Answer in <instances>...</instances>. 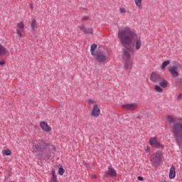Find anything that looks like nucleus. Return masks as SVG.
Returning a JSON list of instances; mask_svg holds the SVG:
<instances>
[{"label":"nucleus","instance_id":"17","mask_svg":"<svg viewBox=\"0 0 182 182\" xmlns=\"http://www.w3.org/2000/svg\"><path fill=\"white\" fill-rule=\"evenodd\" d=\"M176 177V168L174 166H171L170 171H169V178L173 179Z\"/></svg>","mask_w":182,"mask_h":182},{"label":"nucleus","instance_id":"18","mask_svg":"<svg viewBox=\"0 0 182 182\" xmlns=\"http://www.w3.org/2000/svg\"><path fill=\"white\" fill-rule=\"evenodd\" d=\"M8 53V50L2 44H0V56H4Z\"/></svg>","mask_w":182,"mask_h":182},{"label":"nucleus","instance_id":"27","mask_svg":"<svg viewBox=\"0 0 182 182\" xmlns=\"http://www.w3.org/2000/svg\"><path fill=\"white\" fill-rule=\"evenodd\" d=\"M58 173L60 176H63V174H65V169H63V168H60L58 169Z\"/></svg>","mask_w":182,"mask_h":182},{"label":"nucleus","instance_id":"4","mask_svg":"<svg viewBox=\"0 0 182 182\" xmlns=\"http://www.w3.org/2000/svg\"><path fill=\"white\" fill-rule=\"evenodd\" d=\"M180 69H181V65L177 63H174L168 68V72H169L172 77L176 78L180 76Z\"/></svg>","mask_w":182,"mask_h":182},{"label":"nucleus","instance_id":"25","mask_svg":"<svg viewBox=\"0 0 182 182\" xmlns=\"http://www.w3.org/2000/svg\"><path fill=\"white\" fill-rule=\"evenodd\" d=\"M3 156H11V150L7 149V150H3L1 151Z\"/></svg>","mask_w":182,"mask_h":182},{"label":"nucleus","instance_id":"30","mask_svg":"<svg viewBox=\"0 0 182 182\" xmlns=\"http://www.w3.org/2000/svg\"><path fill=\"white\" fill-rule=\"evenodd\" d=\"M87 103L89 105H95V103H96V101H95V100L89 99L87 100Z\"/></svg>","mask_w":182,"mask_h":182},{"label":"nucleus","instance_id":"10","mask_svg":"<svg viewBox=\"0 0 182 182\" xmlns=\"http://www.w3.org/2000/svg\"><path fill=\"white\" fill-rule=\"evenodd\" d=\"M117 176V172L114 168L109 166L107 171L105 172L104 177H116Z\"/></svg>","mask_w":182,"mask_h":182},{"label":"nucleus","instance_id":"15","mask_svg":"<svg viewBox=\"0 0 182 182\" xmlns=\"http://www.w3.org/2000/svg\"><path fill=\"white\" fill-rule=\"evenodd\" d=\"M80 31H82L85 35H93V28H86L84 25L80 26Z\"/></svg>","mask_w":182,"mask_h":182},{"label":"nucleus","instance_id":"9","mask_svg":"<svg viewBox=\"0 0 182 182\" xmlns=\"http://www.w3.org/2000/svg\"><path fill=\"white\" fill-rule=\"evenodd\" d=\"M16 33L18 36V38L20 39H21L23 35L22 33L24 32V29H25V23H23V21H20L18 23H16Z\"/></svg>","mask_w":182,"mask_h":182},{"label":"nucleus","instance_id":"13","mask_svg":"<svg viewBox=\"0 0 182 182\" xmlns=\"http://www.w3.org/2000/svg\"><path fill=\"white\" fill-rule=\"evenodd\" d=\"M40 127L41 129H42L43 132H52V127H49V125L48 124V122L45 121H42L40 123Z\"/></svg>","mask_w":182,"mask_h":182},{"label":"nucleus","instance_id":"32","mask_svg":"<svg viewBox=\"0 0 182 182\" xmlns=\"http://www.w3.org/2000/svg\"><path fill=\"white\" fill-rule=\"evenodd\" d=\"M182 100V94H180L178 97H177V100Z\"/></svg>","mask_w":182,"mask_h":182},{"label":"nucleus","instance_id":"33","mask_svg":"<svg viewBox=\"0 0 182 182\" xmlns=\"http://www.w3.org/2000/svg\"><path fill=\"white\" fill-rule=\"evenodd\" d=\"M137 178L139 181H143L144 180L142 176H138Z\"/></svg>","mask_w":182,"mask_h":182},{"label":"nucleus","instance_id":"23","mask_svg":"<svg viewBox=\"0 0 182 182\" xmlns=\"http://www.w3.org/2000/svg\"><path fill=\"white\" fill-rule=\"evenodd\" d=\"M141 1L142 0H134L135 4L139 9H141Z\"/></svg>","mask_w":182,"mask_h":182},{"label":"nucleus","instance_id":"5","mask_svg":"<svg viewBox=\"0 0 182 182\" xmlns=\"http://www.w3.org/2000/svg\"><path fill=\"white\" fill-rule=\"evenodd\" d=\"M149 142L150 146H151V147H154V149H164V145H163V144H161L159 141V139L156 136L151 137L149 139Z\"/></svg>","mask_w":182,"mask_h":182},{"label":"nucleus","instance_id":"14","mask_svg":"<svg viewBox=\"0 0 182 182\" xmlns=\"http://www.w3.org/2000/svg\"><path fill=\"white\" fill-rule=\"evenodd\" d=\"M138 105L136 103H132V104H126V105H122V108L125 109V110H134L137 109Z\"/></svg>","mask_w":182,"mask_h":182},{"label":"nucleus","instance_id":"7","mask_svg":"<svg viewBox=\"0 0 182 182\" xmlns=\"http://www.w3.org/2000/svg\"><path fill=\"white\" fill-rule=\"evenodd\" d=\"M94 56L95 58V60L101 63L107 60V57L106 56V52H105V50H98L97 54Z\"/></svg>","mask_w":182,"mask_h":182},{"label":"nucleus","instance_id":"1","mask_svg":"<svg viewBox=\"0 0 182 182\" xmlns=\"http://www.w3.org/2000/svg\"><path fill=\"white\" fill-rule=\"evenodd\" d=\"M118 38L124 48L131 46L132 43L136 50H140L141 49L143 40L129 26H122L119 28Z\"/></svg>","mask_w":182,"mask_h":182},{"label":"nucleus","instance_id":"22","mask_svg":"<svg viewBox=\"0 0 182 182\" xmlns=\"http://www.w3.org/2000/svg\"><path fill=\"white\" fill-rule=\"evenodd\" d=\"M96 49H97V45L95 43L92 44L91 46V55H92V56H95L96 53H95V50H96Z\"/></svg>","mask_w":182,"mask_h":182},{"label":"nucleus","instance_id":"12","mask_svg":"<svg viewBox=\"0 0 182 182\" xmlns=\"http://www.w3.org/2000/svg\"><path fill=\"white\" fill-rule=\"evenodd\" d=\"M100 114V108L99 107V105L95 104L92 109L91 116L92 117H98Z\"/></svg>","mask_w":182,"mask_h":182},{"label":"nucleus","instance_id":"24","mask_svg":"<svg viewBox=\"0 0 182 182\" xmlns=\"http://www.w3.org/2000/svg\"><path fill=\"white\" fill-rule=\"evenodd\" d=\"M161 86L156 85L155 86V90L156 92H158V93H163V88H161Z\"/></svg>","mask_w":182,"mask_h":182},{"label":"nucleus","instance_id":"11","mask_svg":"<svg viewBox=\"0 0 182 182\" xmlns=\"http://www.w3.org/2000/svg\"><path fill=\"white\" fill-rule=\"evenodd\" d=\"M162 78L163 77H161L160 74H157V73L154 72L151 74L150 80L154 83H159Z\"/></svg>","mask_w":182,"mask_h":182},{"label":"nucleus","instance_id":"26","mask_svg":"<svg viewBox=\"0 0 182 182\" xmlns=\"http://www.w3.org/2000/svg\"><path fill=\"white\" fill-rule=\"evenodd\" d=\"M175 85H179V86H181L182 85V79H178V78L176 79Z\"/></svg>","mask_w":182,"mask_h":182},{"label":"nucleus","instance_id":"34","mask_svg":"<svg viewBox=\"0 0 182 182\" xmlns=\"http://www.w3.org/2000/svg\"><path fill=\"white\" fill-rule=\"evenodd\" d=\"M89 16H85L82 18V21H88Z\"/></svg>","mask_w":182,"mask_h":182},{"label":"nucleus","instance_id":"16","mask_svg":"<svg viewBox=\"0 0 182 182\" xmlns=\"http://www.w3.org/2000/svg\"><path fill=\"white\" fill-rule=\"evenodd\" d=\"M159 85L161 87L166 88L167 86H168V82L166 80V78H164V77H162L159 81Z\"/></svg>","mask_w":182,"mask_h":182},{"label":"nucleus","instance_id":"35","mask_svg":"<svg viewBox=\"0 0 182 182\" xmlns=\"http://www.w3.org/2000/svg\"><path fill=\"white\" fill-rule=\"evenodd\" d=\"M5 65V61H0V66H4Z\"/></svg>","mask_w":182,"mask_h":182},{"label":"nucleus","instance_id":"28","mask_svg":"<svg viewBox=\"0 0 182 182\" xmlns=\"http://www.w3.org/2000/svg\"><path fill=\"white\" fill-rule=\"evenodd\" d=\"M119 12H120V14H126V12H127L126 9L124 7H120Z\"/></svg>","mask_w":182,"mask_h":182},{"label":"nucleus","instance_id":"36","mask_svg":"<svg viewBox=\"0 0 182 182\" xmlns=\"http://www.w3.org/2000/svg\"><path fill=\"white\" fill-rule=\"evenodd\" d=\"M91 177L92 178H97V176L96 175H92Z\"/></svg>","mask_w":182,"mask_h":182},{"label":"nucleus","instance_id":"29","mask_svg":"<svg viewBox=\"0 0 182 182\" xmlns=\"http://www.w3.org/2000/svg\"><path fill=\"white\" fill-rule=\"evenodd\" d=\"M125 64H124V69L126 70H127V69H129V67L130 66V63H129V61H125Z\"/></svg>","mask_w":182,"mask_h":182},{"label":"nucleus","instance_id":"8","mask_svg":"<svg viewBox=\"0 0 182 182\" xmlns=\"http://www.w3.org/2000/svg\"><path fill=\"white\" fill-rule=\"evenodd\" d=\"M124 48L125 49H124L122 58L125 62H130L131 53H133L134 52L133 48H132V46H127Z\"/></svg>","mask_w":182,"mask_h":182},{"label":"nucleus","instance_id":"31","mask_svg":"<svg viewBox=\"0 0 182 182\" xmlns=\"http://www.w3.org/2000/svg\"><path fill=\"white\" fill-rule=\"evenodd\" d=\"M145 153H150V150H151V148L149 146L144 147Z\"/></svg>","mask_w":182,"mask_h":182},{"label":"nucleus","instance_id":"37","mask_svg":"<svg viewBox=\"0 0 182 182\" xmlns=\"http://www.w3.org/2000/svg\"><path fill=\"white\" fill-rule=\"evenodd\" d=\"M30 8H31V9H33V4H30Z\"/></svg>","mask_w":182,"mask_h":182},{"label":"nucleus","instance_id":"20","mask_svg":"<svg viewBox=\"0 0 182 182\" xmlns=\"http://www.w3.org/2000/svg\"><path fill=\"white\" fill-rule=\"evenodd\" d=\"M31 26L32 31H35V29L38 28V23L36 22V19H32Z\"/></svg>","mask_w":182,"mask_h":182},{"label":"nucleus","instance_id":"19","mask_svg":"<svg viewBox=\"0 0 182 182\" xmlns=\"http://www.w3.org/2000/svg\"><path fill=\"white\" fill-rule=\"evenodd\" d=\"M52 177L50 178V182H58V178L56 177V172L53 170L51 171Z\"/></svg>","mask_w":182,"mask_h":182},{"label":"nucleus","instance_id":"21","mask_svg":"<svg viewBox=\"0 0 182 182\" xmlns=\"http://www.w3.org/2000/svg\"><path fill=\"white\" fill-rule=\"evenodd\" d=\"M170 65V61L169 60H166L162 63L161 65V70H166V68Z\"/></svg>","mask_w":182,"mask_h":182},{"label":"nucleus","instance_id":"3","mask_svg":"<svg viewBox=\"0 0 182 182\" xmlns=\"http://www.w3.org/2000/svg\"><path fill=\"white\" fill-rule=\"evenodd\" d=\"M171 132L178 146L182 144V117L176 118L173 115L167 116Z\"/></svg>","mask_w":182,"mask_h":182},{"label":"nucleus","instance_id":"2","mask_svg":"<svg viewBox=\"0 0 182 182\" xmlns=\"http://www.w3.org/2000/svg\"><path fill=\"white\" fill-rule=\"evenodd\" d=\"M33 146V152L38 153V157L40 159H44V160H49L52 157L50 154V149L55 150V146L50 145V143L43 141V140H33L31 143Z\"/></svg>","mask_w":182,"mask_h":182},{"label":"nucleus","instance_id":"6","mask_svg":"<svg viewBox=\"0 0 182 182\" xmlns=\"http://www.w3.org/2000/svg\"><path fill=\"white\" fill-rule=\"evenodd\" d=\"M151 161L154 166H160V163H161V152L156 151L154 153L151 158Z\"/></svg>","mask_w":182,"mask_h":182}]
</instances>
